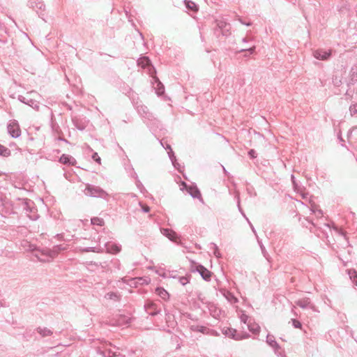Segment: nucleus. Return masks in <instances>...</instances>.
<instances>
[{"label":"nucleus","instance_id":"nucleus-10","mask_svg":"<svg viewBox=\"0 0 357 357\" xmlns=\"http://www.w3.org/2000/svg\"><path fill=\"white\" fill-rule=\"evenodd\" d=\"M314 58L319 60L325 61L329 59V57L331 55V51L328 50H324L323 49H318L314 51H313L312 53Z\"/></svg>","mask_w":357,"mask_h":357},{"label":"nucleus","instance_id":"nucleus-31","mask_svg":"<svg viewBox=\"0 0 357 357\" xmlns=\"http://www.w3.org/2000/svg\"><path fill=\"white\" fill-rule=\"evenodd\" d=\"M91 224L93 225L102 226L104 225V220L102 218L94 217L91 220Z\"/></svg>","mask_w":357,"mask_h":357},{"label":"nucleus","instance_id":"nucleus-29","mask_svg":"<svg viewBox=\"0 0 357 357\" xmlns=\"http://www.w3.org/2000/svg\"><path fill=\"white\" fill-rule=\"evenodd\" d=\"M190 329L193 331H197L201 332L202 333H204L207 330V328L203 326H195L192 325L190 326Z\"/></svg>","mask_w":357,"mask_h":357},{"label":"nucleus","instance_id":"nucleus-14","mask_svg":"<svg viewBox=\"0 0 357 357\" xmlns=\"http://www.w3.org/2000/svg\"><path fill=\"white\" fill-rule=\"evenodd\" d=\"M59 162L64 165H73L75 159L70 155L63 154L59 158Z\"/></svg>","mask_w":357,"mask_h":357},{"label":"nucleus","instance_id":"nucleus-56","mask_svg":"<svg viewBox=\"0 0 357 357\" xmlns=\"http://www.w3.org/2000/svg\"><path fill=\"white\" fill-rule=\"evenodd\" d=\"M242 41H243V43H246V42H247V38H243L242 39Z\"/></svg>","mask_w":357,"mask_h":357},{"label":"nucleus","instance_id":"nucleus-37","mask_svg":"<svg viewBox=\"0 0 357 357\" xmlns=\"http://www.w3.org/2000/svg\"><path fill=\"white\" fill-rule=\"evenodd\" d=\"M179 282L183 285H185L189 282V278L185 276H182L179 278Z\"/></svg>","mask_w":357,"mask_h":357},{"label":"nucleus","instance_id":"nucleus-7","mask_svg":"<svg viewBox=\"0 0 357 357\" xmlns=\"http://www.w3.org/2000/svg\"><path fill=\"white\" fill-rule=\"evenodd\" d=\"M8 134L13 138H17L21 135V130L17 121H10L7 126Z\"/></svg>","mask_w":357,"mask_h":357},{"label":"nucleus","instance_id":"nucleus-45","mask_svg":"<svg viewBox=\"0 0 357 357\" xmlns=\"http://www.w3.org/2000/svg\"><path fill=\"white\" fill-rule=\"evenodd\" d=\"M92 158L97 162L100 163V158L98 156L97 153H94L92 155Z\"/></svg>","mask_w":357,"mask_h":357},{"label":"nucleus","instance_id":"nucleus-43","mask_svg":"<svg viewBox=\"0 0 357 357\" xmlns=\"http://www.w3.org/2000/svg\"><path fill=\"white\" fill-rule=\"evenodd\" d=\"M255 47L253 46L252 47H250V48L241 49L240 50V52L248 51L250 54H253L255 52Z\"/></svg>","mask_w":357,"mask_h":357},{"label":"nucleus","instance_id":"nucleus-15","mask_svg":"<svg viewBox=\"0 0 357 357\" xmlns=\"http://www.w3.org/2000/svg\"><path fill=\"white\" fill-rule=\"evenodd\" d=\"M222 333L227 336L231 337L234 340H240L242 338L241 337L236 335V331L233 328H227L226 329L222 330Z\"/></svg>","mask_w":357,"mask_h":357},{"label":"nucleus","instance_id":"nucleus-54","mask_svg":"<svg viewBox=\"0 0 357 357\" xmlns=\"http://www.w3.org/2000/svg\"><path fill=\"white\" fill-rule=\"evenodd\" d=\"M353 273L355 274V276L356 277V282H355V284L357 286V272L356 271H353Z\"/></svg>","mask_w":357,"mask_h":357},{"label":"nucleus","instance_id":"nucleus-41","mask_svg":"<svg viewBox=\"0 0 357 357\" xmlns=\"http://www.w3.org/2000/svg\"><path fill=\"white\" fill-rule=\"evenodd\" d=\"M113 357H117L121 356V353L119 351V349L114 346V351L112 353Z\"/></svg>","mask_w":357,"mask_h":357},{"label":"nucleus","instance_id":"nucleus-52","mask_svg":"<svg viewBox=\"0 0 357 357\" xmlns=\"http://www.w3.org/2000/svg\"><path fill=\"white\" fill-rule=\"evenodd\" d=\"M291 181H292L294 185L296 186L295 176L293 174H291Z\"/></svg>","mask_w":357,"mask_h":357},{"label":"nucleus","instance_id":"nucleus-18","mask_svg":"<svg viewBox=\"0 0 357 357\" xmlns=\"http://www.w3.org/2000/svg\"><path fill=\"white\" fill-rule=\"evenodd\" d=\"M72 121L73 125L79 130H84L86 128V124L82 122L80 119L77 117H73L72 119Z\"/></svg>","mask_w":357,"mask_h":357},{"label":"nucleus","instance_id":"nucleus-57","mask_svg":"<svg viewBox=\"0 0 357 357\" xmlns=\"http://www.w3.org/2000/svg\"><path fill=\"white\" fill-rule=\"evenodd\" d=\"M251 228H252V231L255 233V228L253 227L252 225H251Z\"/></svg>","mask_w":357,"mask_h":357},{"label":"nucleus","instance_id":"nucleus-24","mask_svg":"<svg viewBox=\"0 0 357 357\" xmlns=\"http://www.w3.org/2000/svg\"><path fill=\"white\" fill-rule=\"evenodd\" d=\"M157 294L163 300H167L169 298V293L161 287H158L156 289Z\"/></svg>","mask_w":357,"mask_h":357},{"label":"nucleus","instance_id":"nucleus-19","mask_svg":"<svg viewBox=\"0 0 357 357\" xmlns=\"http://www.w3.org/2000/svg\"><path fill=\"white\" fill-rule=\"evenodd\" d=\"M248 328L250 332L254 334H259L260 332V327L256 323H251L250 321L248 323Z\"/></svg>","mask_w":357,"mask_h":357},{"label":"nucleus","instance_id":"nucleus-32","mask_svg":"<svg viewBox=\"0 0 357 357\" xmlns=\"http://www.w3.org/2000/svg\"><path fill=\"white\" fill-rule=\"evenodd\" d=\"M211 250H213V255L216 257L219 258V257H221V255H220V253L219 252L218 248L216 244H215L213 243H211Z\"/></svg>","mask_w":357,"mask_h":357},{"label":"nucleus","instance_id":"nucleus-9","mask_svg":"<svg viewBox=\"0 0 357 357\" xmlns=\"http://www.w3.org/2000/svg\"><path fill=\"white\" fill-rule=\"evenodd\" d=\"M182 185H183L186 188L187 191L192 197L197 198L199 200H202L201 192L196 185L188 186L185 182L182 183Z\"/></svg>","mask_w":357,"mask_h":357},{"label":"nucleus","instance_id":"nucleus-59","mask_svg":"<svg viewBox=\"0 0 357 357\" xmlns=\"http://www.w3.org/2000/svg\"><path fill=\"white\" fill-rule=\"evenodd\" d=\"M250 337V335H249V334H247L246 335H245V337H244L247 338V337Z\"/></svg>","mask_w":357,"mask_h":357},{"label":"nucleus","instance_id":"nucleus-20","mask_svg":"<svg viewBox=\"0 0 357 357\" xmlns=\"http://www.w3.org/2000/svg\"><path fill=\"white\" fill-rule=\"evenodd\" d=\"M106 248L108 252L112 254H116L121 250V247L116 244H106Z\"/></svg>","mask_w":357,"mask_h":357},{"label":"nucleus","instance_id":"nucleus-47","mask_svg":"<svg viewBox=\"0 0 357 357\" xmlns=\"http://www.w3.org/2000/svg\"><path fill=\"white\" fill-rule=\"evenodd\" d=\"M353 271H356L355 270H350L349 271V274L350 275V278L353 279L354 282H356V277L355 276V274L353 273Z\"/></svg>","mask_w":357,"mask_h":357},{"label":"nucleus","instance_id":"nucleus-23","mask_svg":"<svg viewBox=\"0 0 357 357\" xmlns=\"http://www.w3.org/2000/svg\"><path fill=\"white\" fill-rule=\"evenodd\" d=\"M105 298L106 299L113 300L114 301H119L121 296L117 292H108L105 294Z\"/></svg>","mask_w":357,"mask_h":357},{"label":"nucleus","instance_id":"nucleus-38","mask_svg":"<svg viewBox=\"0 0 357 357\" xmlns=\"http://www.w3.org/2000/svg\"><path fill=\"white\" fill-rule=\"evenodd\" d=\"M260 245V248H261V252L264 255V257L268 260V254L265 248V247L261 244V243H259Z\"/></svg>","mask_w":357,"mask_h":357},{"label":"nucleus","instance_id":"nucleus-40","mask_svg":"<svg viewBox=\"0 0 357 357\" xmlns=\"http://www.w3.org/2000/svg\"><path fill=\"white\" fill-rule=\"evenodd\" d=\"M82 252H98V251L96 250V247H88V248H85L82 249Z\"/></svg>","mask_w":357,"mask_h":357},{"label":"nucleus","instance_id":"nucleus-51","mask_svg":"<svg viewBox=\"0 0 357 357\" xmlns=\"http://www.w3.org/2000/svg\"><path fill=\"white\" fill-rule=\"evenodd\" d=\"M241 23L243 24H245L246 26H250L251 25V23L250 22H245V21H243L241 19L239 20Z\"/></svg>","mask_w":357,"mask_h":357},{"label":"nucleus","instance_id":"nucleus-13","mask_svg":"<svg viewBox=\"0 0 357 357\" xmlns=\"http://www.w3.org/2000/svg\"><path fill=\"white\" fill-rule=\"evenodd\" d=\"M161 232L172 241L176 242L178 238L177 234L171 229H162Z\"/></svg>","mask_w":357,"mask_h":357},{"label":"nucleus","instance_id":"nucleus-16","mask_svg":"<svg viewBox=\"0 0 357 357\" xmlns=\"http://www.w3.org/2000/svg\"><path fill=\"white\" fill-rule=\"evenodd\" d=\"M36 331L43 337L51 336L53 334L52 331L46 327H38Z\"/></svg>","mask_w":357,"mask_h":357},{"label":"nucleus","instance_id":"nucleus-34","mask_svg":"<svg viewBox=\"0 0 357 357\" xmlns=\"http://www.w3.org/2000/svg\"><path fill=\"white\" fill-rule=\"evenodd\" d=\"M164 92H165V87L162 84V83L159 82L158 84V88L156 90V93H158V95L160 96V95L163 94Z\"/></svg>","mask_w":357,"mask_h":357},{"label":"nucleus","instance_id":"nucleus-55","mask_svg":"<svg viewBox=\"0 0 357 357\" xmlns=\"http://www.w3.org/2000/svg\"><path fill=\"white\" fill-rule=\"evenodd\" d=\"M238 208H239V211L241 212V213L245 216L244 213H243V211H241V207H240V204L238 203Z\"/></svg>","mask_w":357,"mask_h":357},{"label":"nucleus","instance_id":"nucleus-2","mask_svg":"<svg viewBox=\"0 0 357 357\" xmlns=\"http://www.w3.org/2000/svg\"><path fill=\"white\" fill-rule=\"evenodd\" d=\"M84 192L86 195L90 197H98L108 200V193L99 186L87 184L84 190Z\"/></svg>","mask_w":357,"mask_h":357},{"label":"nucleus","instance_id":"nucleus-22","mask_svg":"<svg viewBox=\"0 0 357 357\" xmlns=\"http://www.w3.org/2000/svg\"><path fill=\"white\" fill-rule=\"evenodd\" d=\"M160 144L165 149H169V151L168 152V154H169V158L170 160H172V162L174 163V160H176V157L174 155V152L172 151V148L170 146V145L169 144H167V142L165 143H163L162 141H160Z\"/></svg>","mask_w":357,"mask_h":357},{"label":"nucleus","instance_id":"nucleus-11","mask_svg":"<svg viewBox=\"0 0 357 357\" xmlns=\"http://www.w3.org/2000/svg\"><path fill=\"white\" fill-rule=\"evenodd\" d=\"M18 100L20 102L29 105L30 107H31L33 109H39L38 102L33 100L32 98H29V96H19Z\"/></svg>","mask_w":357,"mask_h":357},{"label":"nucleus","instance_id":"nucleus-1","mask_svg":"<svg viewBox=\"0 0 357 357\" xmlns=\"http://www.w3.org/2000/svg\"><path fill=\"white\" fill-rule=\"evenodd\" d=\"M65 248L61 245L54 246L52 249L43 248L42 250H34L36 251L35 256L40 261H48L50 259L54 258L61 250Z\"/></svg>","mask_w":357,"mask_h":357},{"label":"nucleus","instance_id":"nucleus-30","mask_svg":"<svg viewBox=\"0 0 357 357\" xmlns=\"http://www.w3.org/2000/svg\"><path fill=\"white\" fill-rule=\"evenodd\" d=\"M351 78L352 82L357 81V64L354 65L351 70Z\"/></svg>","mask_w":357,"mask_h":357},{"label":"nucleus","instance_id":"nucleus-28","mask_svg":"<svg viewBox=\"0 0 357 357\" xmlns=\"http://www.w3.org/2000/svg\"><path fill=\"white\" fill-rule=\"evenodd\" d=\"M10 155V150L0 144V155L7 157Z\"/></svg>","mask_w":357,"mask_h":357},{"label":"nucleus","instance_id":"nucleus-44","mask_svg":"<svg viewBox=\"0 0 357 357\" xmlns=\"http://www.w3.org/2000/svg\"><path fill=\"white\" fill-rule=\"evenodd\" d=\"M248 155L251 158H256V152L254 149H250L249 151H248Z\"/></svg>","mask_w":357,"mask_h":357},{"label":"nucleus","instance_id":"nucleus-25","mask_svg":"<svg viewBox=\"0 0 357 357\" xmlns=\"http://www.w3.org/2000/svg\"><path fill=\"white\" fill-rule=\"evenodd\" d=\"M224 296H225L227 300L231 303H236L238 302V299L234 296V295L232 293L229 291H227L226 293H225Z\"/></svg>","mask_w":357,"mask_h":357},{"label":"nucleus","instance_id":"nucleus-58","mask_svg":"<svg viewBox=\"0 0 357 357\" xmlns=\"http://www.w3.org/2000/svg\"><path fill=\"white\" fill-rule=\"evenodd\" d=\"M137 186L139 187L140 185H142V183H140L139 181H137Z\"/></svg>","mask_w":357,"mask_h":357},{"label":"nucleus","instance_id":"nucleus-42","mask_svg":"<svg viewBox=\"0 0 357 357\" xmlns=\"http://www.w3.org/2000/svg\"><path fill=\"white\" fill-rule=\"evenodd\" d=\"M248 319H249V318H248V317L246 314H243L241 316V321H243V323H245V324H248V321H250V320H248Z\"/></svg>","mask_w":357,"mask_h":357},{"label":"nucleus","instance_id":"nucleus-36","mask_svg":"<svg viewBox=\"0 0 357 357\" xmlns=\"http://www.w3.org/2000/svg\"><path fill=\"white\" fill-rule=\"evenodd\" d=\"M291 321L292 324H293L294 328H301L302 324H301V323L298 320L295 319H291Z\"/></svg>","mask_w":357,"mask_h":357},{"label":"nucleus","instance_id":"nucleus-26","mask_svg":"<svg viewBox=\"0 0 357 357\" xmlns=\"http://www.w3.org/2000/svg\"><path fill=\"white\" fill-rule=\"evenodd\" d=\"M296 305L303 309H306L309 307L310 302L307 299L298 300L296 302Z\"/></svg>","mask_w":357,"mask_h":357},{"label":"nucleus","instance_id":"nucleus-17","mask_svg":"<svg viewBox=\"0 0 357 357\" xmlns=\"http://www.w3.org/2000/svg\"><path fill=\"white\" fill-rule=\"evenodd\" d=\"M137 64L143 68H149L151 66L150 59L146 56L139 58L137 60Z\"/></svg>","mask_w":357,"mask_h":357},{"label":"nucleus","instance_id":"nucleus-49","mask_svg":"<svg viewBox=\"0 0 357 357\" xmlns=\"http://www.w3.org/2000/svg\"><path fill=\"white\" fill-rule=\"evenodd\" d=\"M140 205L142 206V208L143 212L148 213L150 211L149 206H144V205H142L141 204H140Z\"/></svg>","mask_w":357,"mask_h":357},{"label":"nucleus","instance_id":"nucleus-6","mask_svg":"<svg viewBox=\"0 0 357 357\" xmlns=\"http://www.w3.org/2000/svg\"><path fill=\"white\" fill-rule=\"evenodd\" d=\"M29 6L36 12L39 17L43 19L45 5L42 0H30Z\"/></svg>","mask_w":357,"mask_h":357},{"label":"nucleus","instance_id":"nucleus-61","mask_svg":"<svg viewBox=\"0 0 357 357\" xmlns=\"http://www.w3.org/2000/svg\"><path fill=\"white\" fill-rule=\"evenodd\" d=\"M309 222H310L312 225H314L313 222H312V221H309Z\"/></svg>","mask_w":357,"mask_h":357},{"label":"nucleus","instance_id":"nucleus-3","mask_svg":"<svg viewBox=\"0 0 357 357\" xmlns=\"http://www.w3.org/2000/svg\"><path fill=\"white\" fill-rule=\"evenodd\" d=\"M190 271L192 273L198 272L205 281L211 280L212 273L201 264L191 261Z\"/></svg>","mask_w":357,"mask_h":357},{"label":"nucleus","instance_id":"nucleus-4","mask_svg":"<svg viewBox=\"0 0 357 357\" xmlns=\"http://www.w3.org/2000/svg\"><path fill=\"white\" fill-rule=\"evenodd\" d=\"M99 342L100 345H98L96 347L97 352L103 357H113L114 347L112 344L105 340L99 341Z\"/></svg>","mask_w":357,"mask_h":357},{"label":"nucleus","instance_id":"nucleus-12","mask_svg":"<svg viewBox=\"0 0 357 357\" xmlns=\"http://www.w3.org/2000/svg\"><path fill=\"white\" fill-rule=\"evenodd\" d=\"M266 342L270 347H271L274 349L275 353H277L278 351L281 349L279 344L275 341L273 335H268L266 336Z\"/></svg>","mask_w":357,"mask_h":357},{"label":"nucleus","instance_id":"nucleus-53","mask_svg":"<svg viewBox=\"0 0 357 357\" xmlns=\"http://www.w3.org/2000/svg\"><path fill=\"white\" fill-rule=\"evenodd\" d=\"M56 236L59 238V239H62L63 238V234H59L56 235Z\"/></svg>","mask_w":357,"mask_h":357},{"label":"nucleus","instance_id":"nucleus-5","mask_svg":"<svg viewBox=\"0 0 357 357\" xmlns=\"http://www.w3.org/2000/svg\"><path fill=\"white\" fill-rule=\"evenodd\" d=\"M135 107L137 113L144 119H146L149 121H153L155 120L154 115L149 111L146 105L137 103Z\"/></svg>","mask_w":357,"mask_h":357},{"label":"nucleus","instance_id":"nucleus-48","mask_svg":"<svg viewBox=\"0 0 357 357\" xmlns=\"http://www.w3.org/2000/svg\"><path fill=\"white\" fill-rule=\"evenodd\" d=\"M27 215L29 217V218L32 220H36L38 218V215L36 213H34L33 215H29L27 213Z\"/></svg>","mask_w":357,"mask_h":357},{"label":"nucleus","instance_id":"nucleus-33","mask_svg":"<svg viewBox=\"0 0 357 357\" xmlns=\"http://www.w3.org/2000/svg\"><path fill=\"white\" fill-rule=\"evenodd\" d=\"M349 113L351 116H354L355 114H357V103L354 102L349 106Z\"/></svg>","mask_w":357,"mask_h":357},{"label":"nucleus","instance_id":"nucleus-60","mask_svg":"<svg viewBox=\"0 0 357 357\" xmlns=\"http://www.w3.org/2000/svg\"><path fill=\"white\" fill-rule=\"evenodd\" d=\"M339 138H340V140L344 142V140L340 137Z\"/></svg>","mask_w":357,"mask_h":357},{"label":"nucleus","instance_id":"nucleus-39","mask_svg":"<svg viewBox=\"0 0 357 357\" xmlns=\"http://www.w3.org/2000/svg\"><path fill=\"white\" fill-rule=\"evenodd\" d=\"M311 211L313 213H314L317 217H321L323 215V212L321 209H314L313 207L311 208Z\"/></svg>","mask_w":357,"mask_h":357},{"label":"nucleus","instance_id":"nucleus-21","mask_svg":"<svg viewBox=\"0 0 357 357\" xmlns=\"http://www.w3.org/2000/svg\"><path fill=\"white\" fill-rule=\"evenodd\" d=\"M184 3H185L186 8H188V10H190L191 11L196 12L198 10V7H197V4L192 1L185 0Z\"/></svg>","mask_w":357,"mask_h":357},{"label":"nucleus","instance_id":"nucleus-46","mask_svg":"<svg viewBox=\"0 0 357 357\" xmlns=\"http://www.w3.org/2000/svg\"><path fill=\"white\" fill-rule=\"evenodd\" d=\"M229 30H230V26L225 29L222 30L221 33L223 36H227L230 34Z\"/></svg>","mask_w":357,"mask_h":357},{"label":"nucleus","instance_id":"nucleus-8","mask_svg":"<svg viewBox=\"0 0 357 357\" xmlns=\"http://www.w3.org/2000/svg\"><path fill=\"white\" fill-rule=\"evenodd\" d=\"M144 309L151 316H155L161 312V310L158 307V305L151 301H146L144 304Z\"/></svg>","mask_w":357,"mask_h":357},{"label":"nucleus","instance_id":"nucleus-50","mask_svg":"<svg viewBox=\"0 0 357 357\" xmlns=\"http://www.w3.org/2000/svg\"><path fill=\"white\" fill-rule=\"evenodd\" d=\"M24 209L26 210V213H28V212L31 213L33 211L32 208H31V207L28 205V204L26 202L25 204Z\"/></svg>","mask_w":357,"mask_h":357},{"label":"nucleus","instance_id":"nucleus-27","mask_svg":"<svg viewBox=\"0 0 357 357\" xmlns=\"http://www.w3.org/2000/svg\"><path fill=\"white\" fill-rule=\"evenodd\" d=\"M216 24L217 27L220 29V31L230 26L229 24H227L226 22L223 20H217Z\"/></svg>","mask_w":357,"mask_h":357},{"label":"nucleus","instance_id":"nucleus-35","mask_svg":"<svg viewBox=\"0 0 357 357\" xmlns=\"http://www.w3.org/2000/svg\"><path fill=\"white\" fill-rule=\"evenodd\" d=\"M334 229L337 231V233L342 236L345 241H347V238L346 236V233L342 229H338L337 227H334Z\"/></svg>","mask_w":357,"mask_h":357}]
</instances>
